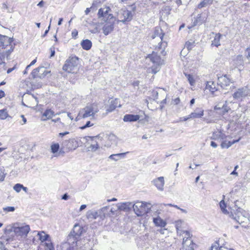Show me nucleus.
<instances>
[{
	"label": "nucleus",
	"instance_id": "1",
	"mask_svg": "<svg viewBox=\"0 0 250 250\" xmlns=\"http://www.w3.org/2000/svg\"><path fill=\"white\" fill-rule=\"evenodd\" d=\"M83 232V228L79 225H75L73 230L67 236V242L62 244V250H79L83 245L81 236Z\"/></svg>",
	"mask_w": 250,
	"mask_h": 250
},
{
	"label": "nucleus",
	"instance_id": "2",
	"mask_svg": "<svg viewBox=\"0 0 250 250\" xmlns=\"http://www.w3.org/2000/svg\"><path fill=\"white\" fill-rule=\"evenodd\" d=\"M149 203L136 202L132 206L134 211L138 216H141L149 212L151 208Z\"/></svg>",
	"mask_w": 250,
	"mask_h": 250
},
{
	"label": "nucleus",
	"instance_id": "3",
	"mask_svg": "<svg viewBox=\"0 0 250 250\" xmlns=\"http://www.w3.org/2000/svg\"><path fill=\"white\" fill-rule=\"evenodd\" d=\"M164 34L160 27H156L154 32V34L152 35L153 39L158 38L159 40H160V42L155 46V50L157 51V52L160 51L162 54L164 52L166 47L167 46V42H162Z\"/></svg>",
	"mask_w": 250,
	"mask_h": 250
},
{
	"label": "nucleus",
	"instance_id": "4",
	"mask_svg": "<svg viewBox=\"0 0 250 250\" xmlns=\"http://www.w3.org/2000/svg\"><path fill=\"white\" fill-rule=\"evenodd\" d=\"M78 58L77 57H69L65 62L62 69L68 73H75L78 70Z\"/></svg>",
	"mask_w": 250,
	"mask_h": 250
},
{
	"label": "nucleus",
	"instance_id": "5",
	"mask_svg": "<svg viewBox=\"0 0 250 250\" xmlns=\"http://www.w3.org/2000/svg\"><path fill=\"white\" fill-rule=\"evenodd\" d=\"M98 111L99 109L97 104H92L81 109L78 116L81 118H86L91 116L94 117L95 114Z\"/></svg>",
	"mask_w": 250,
	"mask_h": 250
},
{
	"label": "nucleus",
	"instance_id": "6",
	"mask_svg": "<svg viewBox=\"0 0 250 250\" xmlns=\"http://www.w3.org/2000/svg\"><path fill=\"white\" fill-rule=\"evenodd\" d=\"M233 218L240 224L249 221V214L243 209L239 208L232 214Z\"/></svg>",
	"mask_w": 250,
	"mask_h": 250
},
{
	"label": "nucleus",
	"instance_id": "7",
	"mask_svg": "<svg viewBox=\"0 0 250 250\" xmlns=\"http://www.w3.org/2000/svg\"><path fill=\"white\" fill-rule=\"evenodd\" d=\"M118 22H125L132 20L133 15L131 11L126 9H121L117 13Z\"/></svg>",
	"mask_w": 250,
	"mask_h": 250
},
{
	"label": "nucleus",
	"instance_id": "8",
	"mask_svg": "<svg viewBox=\"0 0 250 250\" xmlns=\"http://www.w3.org/2000/svg\"><path fill=\"white\" fill-rule=\"evenodd\" d=\"M250 90L248 87L245 86L238 89L232 95L233 98L237 101H242L243 98L248 96Z\"/></svg>",
	"mask_w": 250,
	"mask_h": 250
},
{
	"label": "nucleus",
	"instance_id": "9",
	"mask_svg": "<svg viewBox=\"0 0 250 250\" xmlns=\"http://www.w3.org/2000/svg\"><path fill=\"white\" fill-rule=\"evenodd\" d=\"M109 19L107 21H103L104 22L103 23H104L102 28L103 33L106 36L108 35L113 30L116 20V18H112V17Z\"/></svg>",
	"mask_w": 250,
	"mask_h": 250
},
{
	"label": "nucleus",
	"instance_id": "10",
	"mask_svg": "<svg viewBox=\"0 0 250 250\" xmlns=\"http://www.w3.org/2000/svg\"><path fill=\"white\" fill-rule=\"evenodd\" d=\"M110 9L109 7H104L101 8L98 13V18L102 21H107L110 19L109 18L112 17V18H115L113 15L109 13Z\"/></svg>",
	"mask_w": 250,
	"mask_h": 250
},
{
	"label": "nucleus",
	"instance_id": "11",
	"mask_svg": "<svg viewBox=\"0 0 250 250\" xmlns=\"http://www.w3.org/2000/svg\"><path fill=\"white\" fill-rule=\"evenodd\" d=\"M49 72V71L46 70L44 67L41 66L34 69L32 71L31 75L34 79L37 78L41 79L43 78Z\"/></svg>",
	"mask_w": 250,
	"mask_h": 250
},
{
	"label": "nucleus",
	"instance_id": "12",
	"mask_svg": "<svg viewBox=\"0 0 250 250\" xmlns=\"http://www.w3.org/2000/svg\"><path fill=\"white\" fill-rule=\"evenodd\" d=\"M13 231L18 236L26 237L30 230L29 225L13 228Z\"/></svg>",
	"mask_w": 250,
	"mask_h": 250
},
{
	"label": "nucleus",
	"instance_id": "13",
	"mask_svg": "<svg viewBox=\"0 0 250 250\" xmlns=\"http://www.w3.org/2000/svg\"><path fill=\"white\" fill-rule=\"evenodd\" d=\"M231 83V80L226 75L218 78L217 84L223 89H228Z\"/></svg>",
	"mask_w": 250,
	"mask_h": 250
},
{
	"label": "nucleus",
	"instance_id": "14",
	"mask_svg": "<svg viewBox=\"0 0 250 250\" xmlns=\"http://www.w3.org/2000/svg\"><path fill=\"white\" fill-rule=\"evenodd\" d=\"M24 100H29L30 102V103H29L28 104H25L23 102H22V104L24 106L31 107L33 106H36L38 105V101L37 100V98L35 97L33 95H24Z\"/></svg>",
	"mask_w": 250,
	"mask_h": 250
},
{
	"label": "nucleus",
	"instance_id": "15",
	"mask_svg": "<svg viewBox=\"0 0 250 250\" xmlns=\"http://www.w3.org/2000/svg\"><path fill=\"white\" fill-rule=\"evenodd\" d=\"M12 42V38L0 35V47L5 48L7 46L10 45Z\"/></svg>",
	"mask_w": 250,
	"mask_h": 250
},
{
	"label": "nucleus",
	"instance_id": "16",
	"mask_svg": "<svg viewBox=\"0 0 250 250\" xmlns=\"http://www.w3.org/2000/svg\"><path fill=\"white\" fill-rule=\"evenodd\" d=\"M230 136H227V137L224 140H222V142L221 144L222 148H228L234 144L237 143L240 140V138L237 140H233L232 141H229L228 139H230Z\"/></svg>",
	"mask_w": 250,
	"mask_h": 250
},
{
	"label": "nucleus",
	"instance_id": "17",
	"mask_svg": "<svg viewBox=\"0 0 250 250\" xmlns=\"http://www.w3.org/2000/svg\"><path fill=\"white\" fill-rule=\"evenodd\" d=\"M153 183L158 190L160 191H163L164 190V186L165 184L164 177H159L153 180Z\"/></svg>",
	"mask_w": 250,
	"mask_h": 250
},
{
	"label": "nucleus",
	"instance_id": "18",
	"mask_svg": "<svg viewBox=\"0 0 250 250\" xmlns=\"http://www.w3.org/2000/svg\"><path fill=\"white\" fill-rule=\"evenodd\" d=\"M148 58L154 64L160 65L163 63V60L161 59L159 56L157 55V54L155 53L154 52L152 54L148 55Z\"/></svg>",
	"mask_w": 250,
	"mask_h": 250
},
{
	"label": "nucleus",
	"instance_id": "19",
	"mask_svg": "<svg viewBox=\"0 0 250 250\" xmlns=\"http://www.w3.org/2000/svg\"><path fill=\"white\" fill-rule=\"evenodd\" d=\"M206 89L209 90L212 94H214V93L218 90V85L217 84V85L216 83L212 81L208 82L206 85Z\"/></svg>",
	"mask_w": 250,
	"mask_h": 250
},
{
	"label": "nucleus",
	"instance_id": "20",
	"mask_svg": "<svg viewBox=\"0 0 250 250\" xmlns=\"http://www.w3.org/2000/svg\"><path fill=\"white\" fill-rule=\"evenodd\" d=\"M132 204L131 202H124L121 203H118L116 206L118 209L124 211H127L131 209L132 208Z\"/></svg>",
	"mask_w": 250,
	"mask_h": 250
},
{
	"label": "nucleus",
	"instance_id": "21",
	"mask_svg": "<svg viewBox=\"0 0 250 250\" xmlns=\"http://www.w3.org/2000/svg\"><path fill=\"white\" fill-rule=\"evenodd\" d=\"M204 111L202 108H197L194 112L189 114V118H201L204 115Z\"/></svg>",
	"mask_w": 250,
	"mask_h": 250
},
{
	"label": "nucleus",
	"instance_id": "22",
	"mask_svg": "<svg viewBox=\"0 0 250 250\" xmlns=\"http://www.w3.org/2000/svg\"><path fill=\"white\" fill-rule=\"evenodd\" d=\"M121 104L119 102V100L115 99L112 100L108 108L106 109L107 112H111L113 111L117 107H120Z\"/></svg>",
	"mask_w": 250,
	"mask_h": 250
},
{
	"label": "nucleus",
	"instance_id": "23",
	"mask_svg": "<svg viewBox=\"0 0 250 250\" xmlns=\"http://www.w3.org/2000/svg\"><path fill=\"white\" fill-rule=\"evenodd\" d=\"M192 245V241L191 239H185V238H183L182 250H191V249L193 250Z\"/></svg>",
	"mask_w": 250,
	"mask_h": 250
},
{
	"label": "nucleus",
	"instance_id": "24",
	"mask_svg": "<svg viewBox=\"0 0 250 250\" xmlns=\"http://www.w3.org/2000/svg\"><path fill=\"white\" fill-rule=\"evenodd\" d=\"M227 137L224 133L221 130H218L217 131H215L212 133V136L211 137V139L217 140L218 139L224 140Z\"/></svg>",
	"mask_w": 250,
	"mask_h": 250
},
{
	"label": "nucleus",
	"instance_id": "25",
	"mask_svg": "<svg viewBox=\"0 0 250 250\" xmlns=\"http://www.w3.org/2000/svg\"><path fill=\"white\" fill-rule=\"evenodd\" d=\"M211 34L214 35V39L211 41V45L218 47L220 45V40L222 35L220 33L214 32H212Z\"/></svg>",
	"mask_w": 250,
	"mask_h": 250
},
{
	"label": "nucleus",
	"instance_id": "26",
	"mask_svg": "<svg viewBox=\"0 0 250 250\" xmlns=\"http://www.w3.org/2000/svg\"><path fill=\"white\" fill-rule=\"evenodd\" d=\"M140 119L139 115L126 114L124 116L123 120L124 122H136Z\"/></svg>",
	"mask_w": 250,
	"mask_h": 250
},
{
	"label": "nucleus",
	"instance_id": "27",
	"mask_svg": "<svg viewBox=\"0 0 250 250\" xmlns=\"http://www.w3.org/2000/svg\"><path fill=\"white\" fill-rule=\"evenodd\" d=\"M206 19L207 17L205 14H198L194 21V25H196L201 24L206 21Z\"/></svg>",
	"mask_w": 250,
	"mask_h": 250
},
{
	"label": "nucleus",
	"instance_id": "28",
	"mask_svg": "<svg viewBox=\"0 0 250 250\" xmlns=\"http://www.w3.org/2000/svg\"><path fill=\"white\" fill-rule=\"evenodd\" d=\"M153 221L154 224L157 227H165L167 223L166 222L161 219L159 216L156 218H153Z\"/></svg>",
	"mask_w": 250,
	"mask_h": 250
},
{
	"label": "nucleus",
	"instance_id": "29",
	"mask_svg": "<svg viewBox=\"0 0 250 250\" xmlns=\"http://www.w3.org/2000/svg\"><path fill=\"white\" fill-rule=\"evenodd\" d=\"M81 44L83 48L85 50H89L92 46L91 42L88 39L83 40Z\"/></svg>",
	"mask_w": 250,
	"mask_h": 250
},
{
	"label": "nucleus",
	"instance_id": "30",
	"mask_svg": "<svg viewBox=\"0 0 250 250\" xmlns=\"http://www.w3.org/2000/svg\"><path fill=\"white\" fill-rule=\"evenodd\" d=\"M86 216L88 219H96L99 216V213L97 211L89 210L87 212Z\"/></svg>",
	"mask_w": 250,
	"mask_h": 250
},
{
	"label": "nucleus",
	"instance_id": "31",
	"mask_svg": "<svg viewBox=\"0 0 250 250\" xmlns=\"http://www.w3.org/2000/svg\"><path fill=\"white\" fill-rule=\"evenodd\" d=\"M54 113V111L50 109L46 110L42 115V116L45 117L46 119L43 120H45L51 118L53 116Z\"/></svg>",
	"mask_w": 250,
	"mask_h": 250
},
{
	"label": "nucleus",
	"instance_id": "32",
	"mask_svg": "<svg viewBox=\"0 0 250 250\" xmlns=\"http://www.w3.org/2000/svg\"><path fill=\"white\" fill-rule=\"evenodd\" d=\"M227 101H225V103L224 104L221 106V109L219 114L224 115L225 113L228 112L230 110V108L227 105Z\"/></svg>",
	"mask_w": 250,
	"mask_h": 250
},
{
	"label": "nucleus",
	"instance_id": "33",
	"mask_svg": "<svg viewBox=\"0 0 250 250\" xmlns=\"http://www.w3.org/2000/svg\"><path fill=\"white\" fill-rule=\"evenodd\" d=\"M125 154V153L112 154L109 156V158L115 161H117L121 159L122 156H124Z\"/></svg>",
	"mask_w": 250,
	"mask_h": 250
},
{
	"label": "nucleus",
	"instance_id": "34",
	"mask_svg": "<svg viewBox=\"0 0 250 250\" xmlns=\"http://www.w3.org/2000/svg\"><path fill=\"white\" fill-rule=\"evenodd\" d=\"M213 0H203L201 1L198 5V7L199 8H202L204 7H206L207 6L211 4Z\"/></svg>",
	"mask_w": 250,
	"mask_h": 250
},
{
	"label": "nucleus",
	"instance_id": "35",
	"mask_svg": "<svg viewBox=\"0 0 250 250\" xmlns=\"http://www.w3.org/2000/svg\"><path fill=\"white\" fill-rule=\"evenodd\" d=\"M38 235L39 236V239L42 242H44L47 240L49 237V235L45 234L43 231L39 232Z\"/></svg>",
	"mask_w": 250,
	"mask_h": 250
},
{
	"label": "nucleus",
	"instance_id": "36",
	"mask_svg": "<svg viewBox=\"0 0 250 250\" xmlns=\"http://www.w3.org/2000/svg\"><path fill=\"white\" fill-rule=\"evenodd\" d=\"M195 46V42L192 40H190L186 42L185 47L188 50H191Z\"/></svg>",
	"mask_w": 250,
	"mask_h": 250
},
{
	"label": "nucleus",
	"instance_id": "37",
	"mask_svg": "<svg viewBox=\"0 0 250 250\" xmlns=\"http://www.w3.org/2000/svg\"><path fill=\"white\" fill-rule=\"evenodd\" d=\"M11 232V231L9 230L6 231V236H3L1 237V239L3 242L8 243L13 240L12 238L9 235L7 236V234H10Z\"/></svg>",
	"mask_w": 250,
	"mask_h": 250
},
{
	"label": "nucleus",
	"instance_id": "38",
	"mask_svg": "<svg viewBox=\"0 0 250 250\" xmlns=\"http://www.w3.org/2000/svg\"><path fill=\"white\" fill-rule=\"evenodd\" d=\"M8 116V112L5 109L0 110V119L5 120Z\"/></svg>",
	"mask_w": 250,
	"mask_h": 250
},
{
	"label": "nucleus",
	"instance_id": "39",
	"mask_svg": "<svg viewBox=\"0 0 250 250\" xmlns=\"http://www.w3.org/2000/svg\"><path fill=\"white\" fill-rule=\"evenodd\" d=\"M60 148L59 144H54L51 146V151L53 153L57 152Z\"/></svg>",
	"mask_w": 250,
	"mask_h": 250
},
{
	"label": "nucleus",
	"instance_id": "40",
	"mask_svg": "<svg viewBox=\"0 0 250 250\" xmlns=\"http://www.w3.org/2000/svg\"><path fill=\"white\" fill-rule=\"evenodd\" d=\"M99 148V146L97 143L95 144L90 145L88 147V149L89 151H95Z\"/></svg>",
	"mask_w": 250,
	"mask_h": 250
},
{
	"label": "nucleus",
	"instance_id": "41",
	"mask_svg": "<svg viewBox=\"0 0 250 250\" xmlns=\"http://www.w3.org/2000/svg\"><path fill=\"white\" fill-rule=\"evenodd\" d=\"M220 207L223 212L225 213H227L228 212L227 210L226 209V205L224 200H222L220 202Z\"/></svg>",
	"mask_w": 250,
	"mask_h": 250
},
{
	"label": "nucleus",
	"instance_id": "42",
	"mask_svg": "<svg viewBox=\"0 0 250 250\" xmlns=\"http://www.w3.org/2000/svg\"><path fill=\"white\" fill-rule=\"evenodd\" d=\"M160 65H154L153 66H151V71H152V73H154V74H156L157 72H158L159 70H160Z\"/></svg>",
	"mask_w": 250,
	"mask_h": 250
},
{
	"label": "nucleus",
	"instance_id": "43",
	"mask_svg": "<svg viewBox=\"0 0 250 250\" xmlns=\"http://www.w3.org/2000/svg\"><path fill=\"white\" fill-rule=\"evenodd\" d=\"M22 188V185L21 184H16L13 187V189L17 192L19 193L21 191V188Z\"/></svg>",
	"mask_w": 250,
	"mask_h": 250
},
{
	"label": "nucleus",
	"instance_id": "44",
	"mask_svg": "<svg viewBox=\"0 0 250 250\" xmlns=\"http://www.w3.org/2000/svg\"><path fill=\"white\" fill-rule=\"evenodd\" d=\"M219 246L218 242H215L212 245L209 250H219Z\"/></svg>",
	"mask_w": 250,
	"mask_h": 250
},
{
	"label": "nucleus",
	"instance_id": "45",
	"mask_svg": "<svg viewBox=\"0 0 250 250\" xmlns=\"http://www.w3.org/2000/svg\"><path fill=\"white\" fill-rule=\"evenodd\" d=\"M188 81L191 85H193L195 83V81L192 75L190 74L186 75Z\"/></svg>",
	"mask_w": 250,
	"mask_h": 250
},
{
	"label": "nucleus",
	"instance_id": "46",
	"mask_svg": "<svg viewBox=\"0 0 250 250\" xmlns=\"http://www.w3.org/2000/svg\"><path fill=\"white\" fill-rule=\"evenodd\" d=\"M152 95H151V99H153V101H155L158 99V92L156 91L153 90L152 92Z\"/></svg>",
	"mask_w": 250,
	"mask_h": 250
},
{
	"label": "nucleus",
	"instance_id": "47",
	"mask_svg": "<svg viewBox=\"0 0 250 250\" xmlns=\"http://www.w3.org/2000/svg\"><path fill=\"white\" fill-rule=\"evenodd\" d=\"M94 125L93 124L91 123L90 121H87L86 124H85V125L80 127V128L81 129H84L87 127H89L90 126H92Z\"/></svg>",
	"mask_w": 250,
	"mask_h": 250
},
{
	"label": "nucleus",
	"instance_id": "48",
	"mask_svg": "<svg viewBox=\"0 0 250 250\" xmlns=\"http://www.w3.org/2000/svg\"><path fill=\"white\" fill-rule=\"evenodd\" d=\"M15 209V208L14 207H7L3 208V210L7 212H13Z\"/></svg>",
	"mask_w": 250,
	"mask_h": 250
},
{
	"label": "nucleus",
	"instance_id": "49",
	"mask_svg": "<svg viewBox=\"0 0 250 250\" xmlns=\"http://www.w3.org/2000/svg\"><path fill=\"white\" fill-rule=\"evenodd\" d=\"M183 234H185L184 237L185 239H190V233L188 231H184Z\"/></svg>",
	"mask_w": 250,
	"mask_h": 250
},
{
	"label": "nucleus",
	"instance_id": "50",
	"mask_svg": "<svg viewBox=\"0 0 250 250\" xmlns=\"http://www.w3.org/2000/svg\"><path fill=\"white\" fill-rule=\"evenodd\" d=\"M46 246L49 250H54V248L51 243H46Z\"/></svg>",
	"mask_w": 250,
	"mask_h": 250
},
{
	"label": "nucleus",
	"instance_id": "51",
	"mask_svg": "<svg viewBox=\"0 0 250 250\" xmlns=\"http://www.w3.org/2000/svg\"><path fill=\"white\" fill-rule=\"evenodd\" d=\"M51 21H52V19H50V23H49V25L48 27V29L47 30H45V31L44 32V34L42 35V37H44L48 33V31L50 29V25H51Z\"/></svg>",
	"mask_w": 250,
	"mask_h": 250
},
{
	"label": "nucleus",
	"instance_id": "52",
	"mask_svg": "<svg viewBox=\"0 0 250 250\" xmlns=\"http://www.w3.org/2000/svg\"><path fill=\"white\" fill-rule=\"evenodd\" d=\"M181 223V221L179 220V221L176 222V223H175V227H176V229H177L178 233H179V225H180Z\"/></svg>",
	"mask_w": 250,
	"mask_h": 250
},
{
	"label": "nucleus",
	"instance_id": "53",
	"mask_svg": "<svg viewBox=\"0 0 250 250\" xmlns=\"http://www.w3.org/2000/svg\"><path fill=\"white\" fill-rule=\"evenodd\" d=\"M21 117L22 118V123L20 122V124L22 125L25 124L27 121H26V119L24 117V115H21Z\"/></svg>",
	"mask_w": 250,
	"mask_h": 250
},
{
	"label": "nucleus",
	"instance_id": "54",
	"mask_svg": "<svg viewBox=\"0 0 250 250\" xmlns=\"http://www.w3.org/2000/svg\"><path fill=\"white\" fill-rule=\"evenodd\" d=\"M71 35L73 38H75L78 35V31L76 29L74 30L72 32Z\"/></svg>",
	"mask_w": 250,
	"mask_h": 250
},
{
	"label": "nucleus",
	"instance_id": "55",
	"mask_svg": "<svg viewBox=\"0 0 250 250\" xmlns=\"http://www.w3.org/2000/svg\"><path fill=\"white\" fill-rule=\"evenodd\" d=\"M221 106L222 105L220 104H218L214 106V109L215 110H221Z\"/></svg>",
	"mask_w": 250,
	"mask_h": 250
},
{
	"label": "nucleus",
	"instance_id": "56",
	"mask_svg": "<svg viewBox=\"0 0 250 250\" xmlns=\"http://www.w3.org/2000/svg\"><path fill=\"white\" fill-rule=\"evenodd\" d=\"M219 250H234L232 249H229L225 246H220L219 247Z\"/></svg>",
	"mask_w": 250,
	"mask_h": 250
},
{
	"label": "nucleus",
	"instance_id": "57",
	"mask_svg": "<svg viewBox=\"0 0 250 250\" xmlns=\"http://www.w3.org/2000/svg\"><path fill=\"white\" fill-rule=\"evenodd\" d=\"M189 119H192V118H189V115L188 117H184L181 118L180 119V121H186Z\"/></svg>",
	"mask_w": 250,
	"mask_h": 250
},
{
	"label": "nucleus",
	"instance_id": "58",
	"mask_svg": "<svg viewBox=\"0 0 250 250\" xmlns=\"http://www.w3.org/2000/svg\"><path fill=\"white\" fill-rule=\"evenodd\" d=\"M36 62V59H34L33 61L31 62L30 63V64L27 65V68H30V67L34 65Z\"/></svg>",
	"mask_w": 250,
	"mask_h": 250
},
{
	"label": "nucleus",
	"instance_id": "59",
	"mask_svg": "<svg viewBox=\"0 0 250 250\" xmlns=\"http://www.w3.org/2000/svg\"><path fill=\"white\" fill-rule=\"evenodd\" d=\"M210 146L214 147V148H216L217 147V145L216 143H215L213 141H211V143H210Z\"/></svg>",
	"mask_w": 250,
	"mask_h": 250
},
{
	"label": "nucleus",
	"instance_id": "60",
	"mask_svg": "<svg viewBox=\"0 0 250 250\" xmlns=\"http://www.w3.org/2000/svg\"><path fill=\"white\" fill-rule=\"evenodd\" d=\"M68 195L65 193L62 196V199L64 200H66L68 199Z\"/></svg>",
	"mask_w": 250,
	"mask_h": 250
},
{
	"label": "nucleus",
	"instance_id": "61",
	"mask_svg": "<svg viewBox=\"0 0 250 250\" xmlns=\"http://www.w3.org/2000/svg\"><path fill=\"white\" fill-rule=\"evenodd\" d=\"M44 2L43 0H41L39 2L37 5L39 7H42L44 5Z\"/></svg>",
	"mask_w": 250,
	"mask_h": 250
},
{
	"label": "nucleus",
	"instance_id": "62",
	"mask_svg": "<svg viewBox=\"0 0 250 250\" xmlns=\"http://www.w3.org/2000/svg\"><path fill=\"white\" fill-rule=\"evenodd\" d=\"M4 59V56L3 55H0V64H2L3 63H4V62L3 61Z\"/></svg>",
	"mask_w": 250,
	"mask_h": 250
},
{
	"label": "nucleus",
	"instance_id": "63",
	"mask_svg": "<svg viewBox=\"0 0 250 250\" xmlns=\"http://www.w3.org/2000/svg\"><path fill=\"white\" fill-rule=\"evenodd\" d=\"M180 101V100L179 98H177L176 99H174V103L175 104H177L179 103Z\"/></svg>",
	"mask_w": 250,
	"mask_h": 250
},
{
	"label": "nucleus",
	"instance_id": "64",
	"mask_svg": "<svg viewBox=\"0 0 250 250\" xmlns=\"http://www.w3.org/2000/svg\"><path fill=\"white\" fill-rule=\"evenodd\" d=\"M5 93L3 91L0 90V99L2 98V97H4Z\"/></svg>",
	"mask_w": 250,
	"mask_h": 250
}]
</instances>
